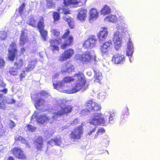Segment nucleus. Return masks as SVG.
I'll return each instance as SVG.
<instances>
[{
    "label": "nucleus",
    "mask_w": 160,
    "mask_h": 160,
    "mask_svg": "<svg viewBox=\"0 0 160 160\" xmlns=\"http://www.w3.org/2000/svg\"><path fill=\"white\" fill-rule=\"evenodd\" d=\"M58 105L57 109L52 111V117L49 118L46 115H41L36 118L37 122L40 124H44L48 121L50 123H52L58 117L65 113H69L72 110L70 106H67L63 103H61L60 105L58 104Z\"/></svg>",
    "instance_id": "nucleus-1"
},
{
    "label": "nucleus",
    "mask_w": 160,
    "mask_h": 160,
    "mask_svg": "<svg viewBox=\"0 0 160 160\" xmlns=\"http://www.w3.org/2000/svg\"><path fill=\"white\" fill-rule=\"evenodd\" d=\"M86 108L81 111L82 115L87 114L91 112H94L100 111L101 106L97 103L94 102L93 100H89L86 103Z\"/></svg>",
    "instance_id": "nucleus-2"
},
{
    "label": "nucleus",
    "mask_w": 160,
    "mask_h": 160,
    "mask_svg": "<svg viewBox=\"0 0 160 160\" xmlns=\"http://www.w3.org/2000/svg\"><path fill=\"white\" fill-rule=\"evenodd\" d=\"M102 115L100 113H98L93 114L89 119V122L94 125H105L107 123Z\"/></svg>",
    "instance_id": "nucleus-3"
},
{
    "label": "nucleus",
    "mask_w": 160,
    "mask_h": 160,
    "mask_svg": "<svg viewBox=\"0 0 160 160\" xmlns=\"http://www.w3.org/2000/svg\"><path fill=\"white\" fill-rule=\"evenodd\" d=\"M80 78V74L79 73V72L78 74H75L74 78L69 77H65L61 82H58L56 83L55 82L53 83L54 88L56 89L57 90L58 88H63V87L65 85V83H70L72 81H73L74 80H76L77 81L78 80H79Z\"/></svg>",
    "instance_id": "nucleus-4"
},
{
    "label": "nucleus",
    "mask_w": 160,
    "mask_h": 160,
    "mask_svg": "<svg viewBox=\"0 0 160 160\" xmlns=\"http://www.w3.org/2000/svg\"><path fill=\"white\" fill-rule=\"evenodd\" d=\"M51 96L46 91H42L40 93H38L35 99V107L38 108L39 107L43 105L45 103V100L42 98H49Z\"/></svg>",
    "instance_id": "nucleus-5"
},
{
    "label": "nucleus",
    "mask_w": 160,
    "mask_h": 160,
    "mask_svg": "<svg viewBox=\"0 0 160 160\" xmlns=\"http://www.w3.org/2000/svg\"><path fill=\"white\" fill-rule=\"evenodd\" d=\"M97 42V39L95 35L90 36L83 43V46L85 48L88 49L95 47Z\"/></svg>",
    "instance_id": "nucleus-6"
},
{
    "label": "nucleus",
    "mask_w": 160,
    "mask_h": 160,
    "mask_svg": "<svg viewBox=\"0 0 160 160\" xmlns=\"http://www.w3.org/2000/svg\"><path fill=\"white\" fill-rule=\"evenodd\" d=\"M113 48V44L110 40L104 42L100 47L101 52L102 55H107L111 51Z\"/></svg>",
    "instance_id": "nucleus-7"
},
{
    "label": "nucleus",
    "mask_w": 160,
    "mask_h": 160,
    "mask_svg": "<svg viewBox=\"0 0 160 160\" xmlns=\"http://www.w3.org/2000/svg\"><path fill=\"white\" fill-rule=\"evenodd\" d=\"M57 88L58 91L61 92L69 94L76 93L80 90V78L79 79V80L76 81L74 87H73L71 89L64 90L63 88Z\"/></svg>",
    "instance_id": "nucleus-8"
},
{
    "label": "nucleus",
    "mask_w": 160,
    "mask_h": 160,
    "mask_svg": "<svg viewBox=\"0 0 160 160\" xmlns=\"http://www.w3.org/2000/svg\"><path fill=\"white\" fill-rule=\"evenodd\" d=\"M8 58L11 61H13L15 59L16 55L17 53V50L16 47V44L14 43H12L10 45L8 49Z\"/></svg>",
    "instance_id": "nucleus-9"
},
{
    "label": "nucleus",
    "mask_w": 160,
    "mask_h": 160,
    "mask_svg": "<svg viewBox=\"0 0 160 160\" xmlns=\"http://www.w3.org/2000/svg\"><path fill=\"white\" fill-rule=\"evenodd\" d=\"M93 59V56L90 52L87 51L81 55V61L82 63H87Z\"/></svg>",
    "instance_id": "nucleus-10"
},
{
    "label": "nucleus",
    "mask_w": 160,
    "mask_h": 160,
    "mask_svg": "<svg viewBox=\"0 0 160 160\" xmlns=\"http://www.w3.org/2000/svg\"><path fill=\"white\" fill-rule=\"evenodd\" d=\"M35 147L38 151L42 150L43 147L42 138L41 136H38L33 140Z\"/></svg>",
    "instance_id": "nucleus-11"
},
{
    "label": "nucleus",
    "mask_w": 160,
    "mask_h": 160,
    "mask_svg": "<svg viewBox=\"0 0 160 160\" xmlns=\"http://www.w3.org/2000/svg\"><path fill=\"white\" fill-rule=\"evenodd\" d=\"M108 32L107 28L104 27L102 28L97 34V36L99 42L104 41L106 38Z\"/></svg>",
    "instance_id": "nucleus-12"
},
{
    "label": "nucleus",
    "mask_w": 160,
    "mask_h": 160,
    "mask_svg": "<svg viewBox=\"0 0 160 160\" xmlns=\"http://www.w3.org/2000/svg\"><path fill=\"white\" fill-rule=\"evenodd\" d=\"M125 60V57L123 55L120 54H117L113 56L112 61L115 64H122Z\"/></svg>",
    "instance_id": "nucleus-13"
},
{
    "label": "nucleus",
    "mask_w": 160,
    "mask_h": 160,
    "mask_svg": "<svg viewBox=\"0 0 160 160\" xmlns=\"http://www.w3.org/2000/svg\"><path fill=\"white\" fill-rule=\"evenodd\" d=\"M12 152L16 157L20 159H23L25 158V156L22 150L18 147H15Z\"/></svg>",
    "instance_id": "nucleus-14"
},
{
    "label": "nucleus",
    "mask_w": 160,
    "mask_h": 160,
    "mask_svg": "<svg viewBox=\"0 0 160 160\" xmlns=\"http://www.w3.org/2000/svg\"><path fill=\"white\" fill-rule=\"evenodd\" d=\"M74 67L71 64L67 63L65 65H63L61 68V72L64 73L68 72L70 73L74 70Z\"/></svg>",
    "instance_id": "nucleus-15"
},
{
    "label": "nucleus",
    "mask_w": 160,
    "mask_h": 160,
    "mask_svg": "<svg viewBox=\"0 0 160 160\" xmlns=\"http://www.w3.org/2000/svg\"><path fill=\"white\" fill-rule=\"evenodd\" d=\"M70 137L72 141H76L80 138V127L75 128L74 131L72 132Z\"/></svg>",
    "instance_id": "nucleus-16"
},
{
    "label": "nucleus",
    "mask_w": 160,
    "mask_h": 160,
    "mask_svg": "<svg viewBox=\"0 0 160 160\" xmlns=\"http://www.w3.org/2000/svg\"><path fill=\"white\" fill-rule=\"evenodd\" d=\"M73 53V50L72 49H69L66 51L64 54H62L60 57L59 60L60 61L66 60L67 59L70 58L72 55Z\"/></svg>",
    "instance_id": "nucleus-17"
},
{
    "label": "nucleus",
    "mask_w": 160,
    "mask_h": 160,
    "mask_svg": "<svg viewBox=\"0 0 160 160\" xmlns=\"http://www.w3.org/2000/svg\"><path fill=\"white\" fill-rule=\"evenodd\" d=\"M89 85L84 76L83 74H81V91H84L87 89Z\"/></svg>",
    "instance_id": "nucleus-18"
},
{
    "label": "nucleus",
    "mask_w": 160,
    "mask_h": 160,
    "mask_svg": "<svg viewBox=\"0 0 160 160\" xmlns=\"http://www.w3.org/2000/svg\"><path fill=\"white\" fill-rule=\"evenodd\" d=\"M48 143L52 146L54 145L60 146L62 144V140L59 137H57L54 139L48 141Z\"/></svg>",
    "instance_id": "nucleus-19"
},
{
    "label": "nucleus",
    "mask_w": 160,
    "mask_h": 160,
    "mask_svg": "<svg viewBox=\"0 0 160 160\" xmlns=\"http://www.w3.org/2000/svg\"><path fill=\"white\" fill-rule=\"evenodd\" d=\"M113 40L115 48L117 50L122 45L121 39L118 36L114 35Z\"/></svg>",
    "instance_id": "nucleus-20"
},
{
    "label": "nucleus",
    "mask_w": 160,
    "mask_h": 160,
    "mask_svg": "<svg viewBox=\"0 0 160 160\" xmlns=\"http://www.w3.org/2000/svg\"><path fill=\"white\" fill-rule=\"evenodd\" d=\"M93 71L94 73V77L95 78L94 82L100 83L102 79V75L101 72L97 69L94 70Z\"/></svg>",
    "instance_id": "nucleus-21"
},
{
    "label": "nucleus",
    "mask_w": 160,
    "mask_h": 160,
    "mask_svg": "<svg viewBox=\"0 0 160 160\" xmlns=\"http://www.w3.org/2000/svg\"><path fill=\"white\" fill-rule=\"evenodd\" d=\"M27 41V33L24 31H22L21 35L20 38V45L24 46Z\"/></svg>",
    "instance_id": "nucleus-22"
},
{
    "label": "nucleus",
    "mask_w": 160,
    "mask_h": 160,
    "mask_svg": "<svg viewBox=\"0 0 160 160\" xmlns=\"http://www.w3.org/2000/svg\"><path fill=\"white\" fill-rule=\"evenodd\" d=\"M133 45L130 39H129L127 43V55L128 56H132L133 53Z\"/></svg>",
    "instance_id": "nucleus-23"
},
{
    "label": "nucleus",
    "mask_w": 160,
    "mask_h": 160,
    "mask_svg": "<svg viewBox=\"0 0 160 160\" xmlns=\"http://www.w3.org/2000/svg\"><path fill=\"white\" fill-rule=\"evenodd\" d=\"M89 14V19L91 20L97 18L98 17L99 13L96 9L92 8L90 10Z\"/></svg>",
    "instance_id": "nucleus-24"
},
{
    "label": "nucleus",
    "mask_w": 160,
    "mask_h": 160,
    "mask_svg": "<svg viewBox=\"0 0 160 160\" xmlns=\"http://www.w3.org/2000/svg\"><path fill=\"white\" fill-rule=\"evenodd\" d=\"M27 23L33 27H36L37 26L36 20L32 16H30L28 18L27 21Z\"/></svg>",
    "instance_id": "nucleus-25"
},
{
    "label": "nucleus",
    "mask_w": 160,
    "mask_h": 160,
    "mask_svg": "<svg viewBox=\"0 0 160 160\" xmlns=\"http://www.w3.org/2000/svg\"><path fill=\"white\" fill-rule=\"evenodd\" d=\"M102 15H105L109 14L111 12V9L109 6L105 5L100 11Z\"/></svg>",
    "instance_id": "nucleus-26"
},
{
    "label": "nucleus",
    "mask_w": 160,
    "mask_h": 160,
    "mask_svg": "<svg viewBox=\"0 0 160 160\" xmlns=\"http://www.w3.org/2000/svg\"><path fill=\"white\" fill-rule=\"evenodd\" d=\"M72 40L73 38L71 36H69L68 38L66 39L65 43L61 45V48L62 49H65L66 48L67 46L70 45L72 43Z\"/></svg>",
    "instance_id": "nucleus-27"
},
{
    "label": "nucleus",
    "mask_w": 160,
    "mask_h": 160,
    "mask_svg": "<svg viewBox=\"0 0 160 160\" xmlns=\"http://www.w3.org/2000/svg\"><path fill=\"white\" fill-rule=\"evenodd\" d=\"M87 16V11L85 8H81V21H84Z\"/></svg>",
    "instance_id": "nucleus-28"
},
{
    "label": "nucleus",
    "mask_w": 160,
    "mask_h": 160,
    "mask_svg": "<svg viewBox=\"0 0 160 160\" xmlns=\"http://www.w3.org/2000/svg\"><path fill=\"white\" fill-rule=\"evenodd\" d=\"M63 19L67 21L69 27L71 28H73L74 26V22L73 19L71 18H68L66 17H63Z\"/></svg>",
    "instance_id": "nucleus-29"
},
{
    "label": "nucleus",
    "mask_w": 160,
    "mask_h": 160,
    "mask_svg": "<svg viewBox=\"0 0 160 160\" xmlns=\"http://www.w3.org/2000/svg\"><path fill=\"white\" fill-rule=\"evenodd\" d=\"M64 2L65 5L67 6L69 5L70 6L73 5L76 6L78 4V2L77 0H64Z\"/></svg>",
    "instance_id": "nucleus-30"
},
{
    "label": "nucleus",
    "mask_w": 160,
    "mask_h": 160,
    "mask_svg": "<svg viewBox=\"0 0 160 160\" xmlns=\"http://www.w3.org/2000/svg\"><path fill=\"white\" fill-rule=\"evenodd\" d=\"M36 64L35 61H32L29 63L28 67L26 69L27 72H30L35 67V65Z\"/></svg>",
    "instance_id": "nucleus-31"
},
{
    "label": "nucleus",
    "mask_w": 160,
    "mask_h": 160,
    "mask_svg": "<svg viewBox=\"0 0 160 160\" xmlns=\"http://www.w3.org/2000/svg\"><path fill=\"white\" fill-rule=\"evenodd\" d=\"M105 19L106 21L112 22H115L117 20V18L116 16L112 15H110L107 17Z\"/></svg>",
    "instance_id": "nucleus-32"
},
{
    "label": "nucleus",
    "mask_w": 160,
    "mask_h": 160,
    "mask_svg": "<svg viewBox=\"0 0 160 160\" xmlns=\"http://www.w3.org/2000/svg\"><path fill=\"white\" fill-rule=\"evenodd\" d=\"M23 63V61L21 59H17L14 65L17 69H20L22 66Z\"/></svg>",
    "instance_id": "nucleus-33"
},
{
    "label": "nucleus",
    "mask_w": 160,
    "mask_h": 160,
    "mask_svg": "<svg viewBox=\"0 0 160 160\" xmlns=\"http://www.w3.org/2000/svg\"><path fill=\"white\" fill-rule=\"evenodd\" d=\"M49 42L50 43L52 47V49L53 51H54L55 50H56L57 51L59 50V48L58 47H57L55 45V43H56V42H55V40H50L49 41Z\"/></svg>",
    "instance_id": "nucleus-34"
},
{
    "label": "nucleus",
    "mask_w": 160,
    "mask_h": 160,
    "mask_svg": "<svg viewBox=\"0 0 160 160\" xmlns=\"http://www.w3.org/2000/svg\"><path fill=\"white\" fill-rule=\"evenodd\" d=\"M9 72L11 75L14 76H16L18 73V71L17 69L13 67L10 68Z\"/></svg>",
    "instance_id": "nucleus-35"
},
{
    "label": "nucleus",
    "mask_w": 160,
    "mask_h": 160,
    "mask_svg": "<svg viewBox=\"0 0 160 160\" xmlns=\"http://www.w3.org/2000/svg\"><path fill=\"white\" fill-rule=\"evenodd\" d=\"M25 130L27 131L34 132L36 129V128L33 126L28 125L25 128Z\"/></svg>",
    "instance_id": "nucleus-36"
},
{
    "label": "nucleus",
    "mask_w": 160,
    "mask_h": 160,
    "mask_svg": "<svg viewBox=\"0 0 160 160\" xmlns=\"http://www.w3.org/2000/svg\"><path fill=\"white\" fill-rule=\"evenodd\" d=\"M58 12L59 13H63L65 15L70 13V11L68 10H65L63 6L59 7L58 9Z\"/></svg>",
    "instance_id": "nucleus-37"
},
{
    "label": "nucleus",
    "mask_w": 160,
    "mask_h": 160,
    "mask_svg": "<svg viewBox=\"0 0 160 160\" xmlns=\"http://www.w3.org/2000/svg\"><path fill=\"white\" fill-rule=\"evenodd\" d=\"M47 1V7L48 8H54L55 3L52 0H46Z\"/></svg>",
    "instance_id": "nucleus-38"
},
{
    "label": "nucleus",
    "mask_w": 160,
    "mask_h": 160,
    "mask_svg": "<svg viewBox=\"0 0 160 160\" xmlns=\"http://www.w3.org/2000/svg\"><path fill=\"white\" fill-rule=\"evenodd\" d=\"M40 34H41L43 40H46V37L47 34V32L45 31L44 29L39 31Z\"/></svg>",
    "instance_id": "nucleus-39"
},
{
    "label": "nucleus",
    "mask_w": 160,
    "mask_h": 160,
    "mask_svg": "<svg viewBox=\"0 0 160 160\" xmlns=\"http://www.w3.org/2000/svg\"><path fill=\"white\" fill-rule=\"evenodd\" d=\"M105 132V130L103 128H101L99 129L97 132L94 136V138H96L99 134L100 133L102 134L104 133Z\"/></svg>",
    "instance_id": "nucleus-40"
},
{
    "label": "nucleus",
    "mask_w": 160,
    "mask_h": 160,
    "mask_svg": "<svg viewBox=\"0 0 160 160\" xmlns=\"http://www.w3.org/2000/svg\"><path fill=\"white\" fill-rule=\"evenodd\" d=\"M7 33L4 31H0V38L2 40L6 39L7 37Z\"/></svg>",
    "instance_id": "nucleus-41"
},
{
    "label": "nucleus",
    "mask_w": 160,
    "mask_h": 160,
    "mask_svg": "<svg viewBox=\"0 0 160 160\" xmlns=\"http://www.w3.org/2000/svg\"><path fill=\"white\" fill-rule=\"evenodd\" d=\"M39 31L44 29V23L42 21H40L37 26Z\"/></svg>",
    "instance_id": "nucleus-42"
},
{
    "label": "nucleus",
    "mask_w": 160,
    "mask_h": 160,
    "mask_svg": "<svg viewBox=\"0 0 160 160\" xmlns=\"http://www.w3.org/2000/svg\"><path fill=\"white\" fill-rule=\"evenodd\" d=\"M53 18L54 21H57L60 18L59 14L57 12H54L53 14Z\"/></svg>",
    "instance_id": "nucleus-43"
},
{
    "label": "nucleus",
    "mask_w": 160,
    "mask_h": 160,
    "mask_svg": "<svg viewBox=\"0 0 160 160\" xmlns=\"http://www.w3.org/2000/svg\"><path fill=\"white\" fill-rule=\"evenodd\" d=\"M25 7V4L24 3H23L19 7V12L20 14H22V12L23 11Z\"/></svg>",
    "instance_id": "nucleus-44"
},
{
    "label": "nucleus",
    "mask_w": 160,
    "mask_h": 160,
    "mask_svg": "<svg viewBox=\"0 0 160 160\" xmlns=\"http://www.w3.org/2000/svg\"><path fill=\"white\" fill-rule=\"evenodd\" d=\"M5 62L4 60L0 58V68H3L5 66Z\"/></svg>",
    "instance_id": "nucleus-45"
},
{
    "label": "nucleus",
    "mask_w": 160,
    "mask_h": 160,
    "mask_svg": "<svg viewBox=\"0 0 160 160\" xmlns=\"http://www.w3.org/2000/svg\"><path fill=\"white\" fill-rule=\"evenodd\" d=\"M44 134L45 136L48 138L52 136V132H50L49 131H46Z\"/></svg>",
    "instance_id": "nucleus-46"
},
{
    "label": "nucleus",
    "mask_w": 160,
    "mask_h": 160,
    "mask_svg": "<svg viewBox=\"0 0 160 160\" xmlns=\"http://www.w3.org/2000/svg\"><path fill=\"white\" fill-rule=\"evenodd\" d=\"M51 32L55 36H58L59 34V32L56 30L52 29L51 30Z\"/></svg>",
    "instance_id": "nucleus-47"
},
{
    "label": "nucleus",
    "mask_w": 160,
    "mask_h": 160,
    "mask_svg": "<svg viewBox=\"0 0 160 160\" xmlns=\"http://www.w3.org/2000/svg\"><path fill=\"white\" fill-rule=\"evenodd\" d=\"M6 108V106L4 102H0V109L4 110Z\"/></svg>",
    "instance_id": "nucleus-48"
},
{
    "label": "nucleus",
    "mask_w": 160,
    "mask_h": 160,
    "mask_svg": "<svg viewBox=\"0 0 160 160\" xmlns=\"http://www.w3.org/2000/svg\"><path fill=\"white\" fill-rule=\"evenodd\" d=\"M70 33V31L68 30L67 32L64 34L62 37V39L65 38L68 35H69Z\"/></svg>",
    "instance_id": "nucleus-49"
},
{
    "label": "nucleus",
    "mask_w": 160,
    "mask_h": 160,
    "mask_svg": "<svg viewBox=\"0 0 160 160\" xmlns=\"http://www.w3.org/2000/svg\"><path fill=\"white\" fill-rule=\"evenodd\" d=\"M15 126V123L12 121H10L9 122V127L10 128H12Z\"/></svg>",
    "instance_id": "nucleus-50"
},
{
    "label": "nucleus",
    "mask_w": 160,
    "mask_h": 160,
    "mask_svg": "<svg viewBox=\"0 0 160 160\" xmlns=\"http://www.w3.org/2000/svg\"><path fill=\"white\" fill-rule=\"evenodd\" d=\"M96 127H95L94 128H92L91 130H90V131L88 132V134L89 135H91L93 132H95L96 130Z\"/></svg>",
    "instance_id": "nucleus-51"
},
{
    "label": "nucleus",
    "mask_w": 160,
    "mask_h": 160,
    "mask_svg": "<svg viewBox=\"0 0 160 160\" xmlns=\"http://www.w3.org/2000/svg\"><path fill=\"white\" fill-rule=\"evenodd\" d=\"M79 122V120L77 119H74L72 123H71V124L76 125L77 123H78Z\"/></svg>",
    "instance_id": "nucleus-52"
},
{
    "label": "nucleus",
    "mask_w": 160,
    "mask_h": 160,
    "mask_svg": "<svg viewBox=\"0 0 160 160\" xmlns=\"http://www.w3.org/2000/svg\"><path fill=\"white\" fill-rule=\"evenodd\" d=\"M23 139V138L21 136H18V137L16 136L15 138V139L16 141H19L20 142Z\"/></svg>",
    "instance_id": "nucleus-53"
},
{
    "label": "nucleus",
    "mask_w": 160,
    "mask_h": 160,
    "mask_svg": "<svg viewBox=\"0 0 160 160\" xmlns=\"http://www.w3.org/2000/svg\"><path fill=\"white\" fill-rule=\"evenodd\" d=\"M55 42L56 43L60 44L62 42V40L61 38H58L55 40Z\"/></svg>",
    "instance_id": "nucleus-54"
},
{
    "label": "nucleus",
    "mask_w": 160,
    "mask_h": 160,
    "mask_svg": "<svg viewBox=\"0 0 160 160\" xmlns=\"http://www.w3.org/2000/svg\"><path fill=\"white\" fill-rule=\"evenodd\" d=\"M87 1V0H81V6L84 5L85 4Z\"/></svg>",
    "instance_id": "nucleus-55"
},
{
    "label": "nucleus",
    "mask_w": 160,
    "mask_h": 160,
    "mask_svg": "<svg viewBox=\"0 0 160 160\" xmlns=\"http://www.w3.org/2000/svg\"><path fill=\"white\" fill-rule=\"evenodd\" d=\"M59 76V74L58 73H55L52 78V79L53 80L54 79L58 78Z\"/></svg>",
    "instance_id": "nucleus-56"
},
{
    "label": "nucleus",
    "mask_w": 160,
    "mask_h": 160,
    "mask_svg": "<svg viewBox=\"0 0 160 160\" xmlns=\"http://www.w3.org/2000/svg\"><path fill=\"white\" fill-rule=\"evenodd\" d=\"M5 149V148H3V146L2 145H0V152H4V151Z\"/></svg>",
    "instance_id": "nucleus-57"
},
{
    "label": "nucleus",
    "mask_w": 160,
    "mask_h": 160,
    "mask_svg": "<svg viewBox=\"0 0 160 160\" xmlns=\"http://www.w3.org/2000/svg\"><path fill=\"white\" fill-rule=\"evenodd\" d=\"M35 113V112L34 114L32 116V117H31L32 119H33L34 118H35V119H36V118H38V117H37V115H35L36 114Z\"/></svg>",
    "instance_id": "nucleus-58"
},
{
    "label": "nucleus",
    "mask_w": 160,
    "mask_h": 160,
    "mask_svg": "<svg viewBox=\"0 0 160 160\" xmlns=\"http://www.w3.org/2000/svg\"><path fill=\"white\" fill-rule=\"evenodd\" d=\"M113 119V117L111 115H110L109 116V120H108V122L109 123H111V121H112Z\"/></svg>",
    "instance_id": "nucleus-59"
},
{
    "label": "nucleus",
    "mask_w": 160,
    "mask_h": 160,
    "mask_svg": "<svg viewBox=\"0 0 160 160\" xmlns=\"http://www.w3.org/2000/svg\"><path fill=\"white\" fill-rule=\"evenodd\" d=\"M15 102V101L13 99H12L11 101L8 102L10 104H12L14 103Z\"/></svg>",
    "instance_id": "nucleus-60"
},
{
    "label": "nucleus",
    "mask_w": 160,
    "mask_h": 160,
    "mask_svg": "<svg viewBox=\"0 0 160 160\" xmlns=\"http://www.w3.org/2000/svg\"><path fill=\"white\" fill-rule=\"evenodd\" d=\"M21 142L23 143H26V140L23 138Z\"/></svg>",
    "instance_id": "nucleus-61"
},
{
    "label": "nucleus",
    "mask_w": 160,
    "mask_h": 160,
    "mask_svg": "<svg viewBox=\"0 0 160 160\" xmlns=\"http://www.w3.org/2000/svg\"><path fill=\"white\" fill-rule=\"evenodd\" d=\"M78 19L80 20V12H79L77 16Z\"/></svg>",
    "instance_id": "nucleus-62"
},
{
    "label": "nucleus",
    "mask_w": 160,
    "mask_h": 160,
    "mask_svg": "<svg viewBox=\"0 0 160 160\" xmlns=\"http://www.w3.org/2000/svg\"><path fill=\"white\" fill-rule=\"evenodd\" d=\"M25 51V49L24 48H22L21 49V52L22 53H23Z\"/></svg>",
    "instance_id": "nucleus-63"
},
{
    "label": "nucleus",
    "mask_w": 160,
    "mask_h": 160,
    "mask_svg": "<svg viewBox=\"0 0 160 160\" xmlns=\"http://www.w3.org/2000/svg\"><path fill=\"white\" fill-rule=\"evenodd\" d=\"M7 92V89H4L3 90L2 92L4 93H6Z\"/></svg>",
    "instance_id": "nucleus-64"
}]
</instances>
